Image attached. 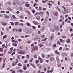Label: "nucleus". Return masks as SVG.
<instances>
[{
	"label": "nucleus",
	"mask_w": 73,
	"mask_h": 73,
	"mask_svg": "<svg viewBox=\"0 0 73 73\" xmlns=\"http://www.w3.org/2000/svg\"><path fill=\"white\" fill-rule=\"evenodd\" d=\"M32 12H33V13H35V10H32Z\"/></svg>",
	"instance_id": "nucleus-53"
},
{
	"label": "nucleus",
	"mask_w": 73,
	"mask_h": 73,
	"mask_svg": "<svg viewBox=\"0 0 73 73\" xmlns=\"http://www.w3.org/2000/svg\"><path fill=\"white\" fill-rule=\"evenodd\" d=\"M62 48L61 47H60L59 48V50H62Z\"/></svg>",
	"instance_id": "nucleus-37"
},
{
	"label": "nucleus",
	"mask_w": 73,
	"mask_h": 73,
	"mask_svg": "<svg viewBox=\"0 0 73 73\" xmlns=\"http://www.w3.org/2000/svg\"><path fill=\"white\" fill-rule=\"evenodd\" d=\"M53 71V68H52V69L50 70V72L51 73H52Z\"/></svg>",
	"instance_id": "nucleus-27"
},
{
	"label": "nucleus",
	"mask_w": 73,
	"mask_h": 73,
	"mask_svg": "<svg viewBox=\"0 0 73 73\" xmlns=\"http://www.w3.org/2000/svg\"><path fill=\"white\" fill-rule=\"evenodd\" d=\"M58 67H59L60 68V67H61V66L60 64H58Z\"/></svg>",
	"instance_id": "nucleus-56"
},
{
	"label": "nucleus",
	"mask_w": 73,
	"mask_h": 73,
	"mask_svg": "<svg viewBox=\"0 0 73 73\" xmlns=\"http://www.w3.org/2000/svg\"><path fill=\"white\" fill-rule=\"evenodd\" d=\"M41 7H40L39 8V11H41Z\"/></svg>",
	"instance_id": "nucleus-48"
},
{
	"label": "nucleus",
	"mask_w": 73,
	"mask_h": 73,
	"mask_svg": "<svg viewBox=\"0 0 73 73\" xmlns=\"http://www.w3.org/2000/svg\"><path fill=\"white\" fill-rule=\"evenodd\" d=\"M1 13H5V11H1Z\"/></svg>",
	"instance_id": "nucleus-47"
},
{
	"label": "nucleus",
	"mask_w": 73,
	"mask_h": 73,
	"mask_svg": "<svg viewBox=\"0 0 73 73\" xmlns=\"http://www.w3.org/2000/svg\"><path fill=\"white\" fill-rule=\"evenodd\" d=\"M19 9L21 10V11H23V8H22L20 7Z\"/></svg>",
	"instance_id": "nucleus-55"
},
{
	"label": "nucleus",
	"mask_w": 73,
	"mask_h": 73,
	"mask_svg": "<svg viewBox=\"0 0 73 73\" xmlns=\"http://www.w3.org/2000/svg\"><path fill=\"white\" fill-rule=\"evenodd\" d=\"M40 17L39 16H38L37 17H36V19L38 20H40Z\"/></svg>",
	"instance_id": "nucleus-25"
},
{
	"label": "nucleus",
	"mask_w": 73,
	"mask_h": 73,
	"mask_svg": "<svg viewBox=\"0 0 73 73\" xmlns=\"http://www.w3.org/2000/svg\"><path fill=\"white\" fill-rule=\"evenodd\" d=\"M25 5L26 6V7H29V4H27V3L25 4Z\"/></svg>",
	"instance_id": "nucleus-8"
},
{
	"label": "nucleus",
	"mask_w": 73,
	"mask_h": 73,
	"mask_svg": "<svg viewBox=\"0 0 73 73\" xmlns=\"http://www.w3.org/2000/svg\"><path fill=\"white\" fill-rule=\"evenodd\" d=\"M41 37H42V38H44V37H45V35H42L41 36Z\"/></svg>",
	"instance_id": "nucleus-40"
},
{
	"label": "nucleus",
	"mask_w": 73,
	"mask_h": 73,
	"mask_svg": "<svg viewBox=\"0 0 73 73\" xmlns=\"http://www.w3.org/2000/svg\"><path fill=\"white\" fill-rule=\"evenodd\" d=\"M55 53L56 54H58L59 55H60V53L57 51H55Z\"/></svg>",
	"instance_id": "nucleus-11"
},
{
	"label": "nucleus",
	"mask_w": 73,
	"mask_h": 73,
	"mask_svg": "<svg viewBox=\"0 0 73 73\" xmlns=\"http://www.w3.org/2000/svg\"><path fill=\"white\" fill-rule=\"evenodd\" d=\"M41 66H42L41 65H40V66L39 67V68L40 69H41Z\"/></svg>",
	"instance_id": "nucleus-45"
},
{
	"label": "nucleus",
	"mask_w": 73,
	"mask_h": 73,
	"mask_svg": "<svg viewBox=\"0 0 73 73\" xmlns=\"http://www.w3.org/2000/svg\"><path fill=\"white\" fill-rule=\"evenodd\" d=\"M27 62H28V60H26L24 61L25 63H27Z\"/></svg>",
	"instance_id": "nucleus-54"
},
{
	"label": "nucleus",
	"mask_w": 73,
	"mask_h": 73,
	"mask_svg": "<svg viewBox=\"0 0 73 73\" xmlns=\"http://www.w3.org/2000/svg\"><path fill=\"white\" fill-rule=\"evenodd\" d=\"M19 54H24V52H23V50H21L20 51L18 52Z\"/></svg>",
	"instance_id": "nucleus-3"
},
{
	"label": "nucleus",
	"mask_w": 73,
	"mask_h": 73,
	"mask_svg": "<svg viewBox=\"0 0 73 73\" xmlns=\"http://www.w3.org/2000/svg\"><path fill=\"white\" fill-rule=\"evenodd\" d=\"M20 18H21V19H22L23 17V16L22 15H21L20 16Z\"/></svg>",
	"instance_id": "nucleus-57"
},
{
	"label": "nucleus",
	"mask_w": 73,
	"mask_h": 73,
	"mask_svg": "<svg viewBox=\"0 0 73 73\" xmlns=\"http://www.w3.org/2000/svg\"><path fill=\"white\" fill-rule=\"evenodd\" d=\"M39 60H40V61H41V60H42V59L40 58V57L38 58Z\"/></svg>",
	"instance_id": "nucleus-39"
},
{
	"label": "nucleus",
	"mask_w": 73,
	"mask_h": 73,
	"mask_svg": "<svg viewBox=\"0 0 73 73\" xmlns=\"http://www.w3.org/2000/svg\"><path fill=\"white\" fill-rule=\"evenodd\" d=\"M27 26H29V27H31V25H30V23H27Z\"/></svg>",
	"instance_id": "nucleus-10"
},
{
	"label": "nucleus",
	"mask_w": 73,
	"mask_h": 73,
	"mask_svg": "<svg viewBox=\"0 0 73 73\" xmlns=\"http://www.w3.org/2000/svg\"><path fill=\"white\" fill-rule=\"evenodd\" d=\"M43 14V13H42V12H40L39 13L40 15H42Z\"/></svg>",
	"instance_id": "nucleus-33"
},
{
	"label": "nucleus",
	"mask_w": 73,
	"mask_h": 73,
	"mask_svg": "<svg viewBox=\"0 0 73 73\" xmlns=\"http://www.w3.org/2000/svg\"><path fill=\"white\" fill-rule=\"evenodd\" d=\"M32 28L33 29H36V27L34 26H32Z\"/></svg>",
	"instance_id": "nucleus-42"
},
{
	"label": "nucleus",
	"mask_w": 73,
	"mask_h": 73,
	"mask_svg": "<svg viewBox=\"0 0 73 73\" xmlns=\"http://www.w3.org/2000/svg\"><path fill=\"white\" fill-rule=\"evenodd\" d=\"M32 66H33V68H36V66H35V65L34 64H33V65H32Z\"/></svg>",
	"instance_id": "nucleus-46"
},
{
	"label": "nucleus",
	"mask_w": 73,
	"mask_h": 73,
	"mask_svg": "<svg viewBox=\"0 0 73 73\" xmlns=\"http://www.w3.org/2000/svg\"><path fill=\"white\" fill-rule=\"evenodd\" d=\"M26 43H28V44H30V43H31V41L29 40V41L27 42Z\"/></svg>",
	"instance_id": "nucleus-29"
},
{
	"label": "nucleus",
	"mask_w": 73,
	"mask_h": 73,
	"mask_svg": "<svg viewBox=\"0 0 73 73\" xmlns=\"http://www.w3.org/2000/svg\"><path fill=\"white\" fill-rule=\"evenodd\" d=\"M19 32H22V29H19Z\"/></svg>",
	"instance_id": "nucleus-21"
},
{
	"label": "nucleus",
	"mask_w": 73,
	"mask_h": 73,
	"mask_svg": "<svg viewBox=\"0 0 73 73\" xmlns=\"http://www.w3.org/2000/svg\"><path fill=\"white\" fill-rule=\"evenodd\" d=\"M50 2H52V4H54V2L53 1H49V3H50Z\"/></svg>",
	"instance_id": "nucleus-31"
},
{
	"label": "nucleus",
	"mask_w": 73,
	"mask_h": 73,
	"mask_svg": "<svg viewBox=\"0 0 73 73\" xmlns=\"http://www.w3.org/2000/svg\"><path fill=\"white\" fill-rule=\"evenodd\" d=\"M46 13L47 14V15H48L49 16V12H48V11H47V12H46Z\"/></svg>",
	"instance_id": "nucleus-50"
},
{
	"label": "nucleus",
	"mask_w": 73,
	"mask_h": 73,
	"mask_svg": "<svg viewBox=\"0 0 73 73\" xmlns=\"http://www.w3.org/2000/svg\"><path fill=\"white\" fill-rule=\"evenodd\" d=\"M15 54V52H13L12 54V55H14Z\"/></svg>",
	"instance_id": "nucleus-62"
},
{
	"label": "nucleus",
	"mask_w": 73,
	"mask_h": 73,
	"mask_svg": "<svg viewBox=\"0 0 73 73\" xmlns=\"http://www.w3.org/2000/svg\"><path fill=\"white\" fill-rule=\"evenodd\" d=\"M54 28L56 31L58 32L59 31V27L58 26H55L54 27Z\"/></svg>",
	"instance_id": "nucleus-1"
},
{
	"label": "nucleus",
	"mask_w": 73,
	"mask_h": 73,
	"mask_svg": "<svg viewBox=\"0 0 73 73\" xmlns=\"http://www.w3.org/2000/svg\"><path fill=\"white\" fill-rule=\"evenodd\" d=\"M18 72H19L20 73H22L23 72V71L21 70H18Z\"/></svg>",
	"instance_id": "nucleus-13"
},
{
	"label": "nucleus",
	"mask_w": 73,
	"mask_h": 73,
	"mask_svg": "<svg viewBox=\"0 0 73 73\" xmlns=\"http://www.w3.org/2000/svg\"><path fill=\"white\" fill-rule=\"evenodd\" d=\"M18 66H21L22 65H21V64L20 63H19L18 64Z\"/></svg>",
	"instance_id": "nucleus-44"
},
{
	"label": "nucleus",
	"mask_w": 73,
	"mask_h": 73,
	"mask_svg": "<svg viewBox=\"0 0 73 73\" xmlns=\"http://www.w3.org/2000/svg\"><path fill=\"white\" fill-rule=\"evenodd\" d=\"M12 17H13V18L14 19H16V17H15V16L14 15H13L12 16Z\"/></svg>",
	"instance_id": "nucleus-15"
},
{
	"label": "nucleus",
	"mask_w": 73,
	"mask_h": 73,
	"mask_svg": "<svg viewBox=\"0 0 73 73\" xmlns=\"http://www.w3.org/2000/svg\"><path fill=\"white\" fill-rule=\"evenodd\" d=\"M16 13H17V14L20 13V12L19 11H17V12H16Z\"/></svg>",
	"instance_id": "nucleus-52"
},
{
	"label": "nucleus",
	"mask_w": 73,
	"mask_h": 73,
	"mask_svg": "<svg viewBox=\"0 0 73 73\" xmlns=\"http://www.w3.org/2000/svg\"><path fill=\"white\" fill-rule=\"evenodd\" d=\"M60 1H58V5H60Z\"/></svg>",
	"instance_id": "nucleus-38"
},
{
	"label": "nucleus",
	"mask_w": 73,
	"mask_h": 73,
	"mask_svg": "<svg viewBox=\"0 0 73 73\" xmlns=\"http://www.w3.org/2000/svg\"><path fill=\"white\" fill-rule=\"evenodd\" d=\"M38 12L37 13H36L35 14V16H36L37 15H38Z\"/></svg>",
	"instance_id": "nucleus-41"
},
{
	"label": "nucleus",
	"mask_w": 73,
	"mask_h": 73,
	"mask_svg": "<svg viewBox=\"0 0 73 73\" xmlns=\"http://www.w3.org/2000/svg\"><path fill=\"white\" fill-rule=\"evenodd\" d=\"M10 23L11 25H14V23L13 22H10Z\"/></svg>",
	"instance_id": "nucleus-18"
},
{
	"label": "nucleus",
	"mask_w": 73,
	"mask_h": 73,
	"mask_svg": "<svg viewBox=\"0 0 73 73\" xmlns=\"http://www.w3.org/2000/svg\"><path fill=\"white\" fill-rule=\"evenodd\" d=\"M15 24L16 25H17L19 24V23L17 22H16L15 23Z\"/></svg>",
	"instance_id": "nucleus-17"
},
{
	"label": "nucleus",
	"mask_w": 73,
	"mask_h": 73,
	"mask_svg": "<svg viewBox=\"0 0 73 73\" xmlns=\"http://www.w3.org/2000/svg\"><path fill=\"white\" fill-rule=\"evenodd\" d=\"M53 38H54V37H53V36H52L50 38V39H51V40H52V39Z\"/></svg>",
	"instance_id": "nucleus-60"
},
{
	"label": "nucleus",
	"mask_w": 73,
	"mask_h": 73,
	"mask_svg": "<svg viewBox=\"0 0 73 73\" xmlns=\"http://www.w3.org/2000/svg\"><path fill=\"white\" fill-rule=\"evenodd\" d=\"M37 5V3H35L34 4V5H33V6L34 7H36V6Z\"/></svg>",
	"instance_id": "nucleus-28"
},
{
	"label": "nucleus",
	"mask_w": 73,
	"mask_h": 73,
	"mask_svg": "<svg viewBox=\"0 0 73 73\" xmlns=\"http://www.w3.org/2000/svg\"><path fill=\"white\" fill-rule=\"evenodd\" d=\"M68 15H66L65 16V17H68Z\"/></svg>",
	"instance_id": "nucleus-59"
},
{
	"label": "nucleus",
	"mask_w": 73,
	"mask_h": 73,
	"mask_svg": "<svg viewBox=\"0 0 73 73\" xmlns=\"http://www.w3.org/2000/svg\"><path fill=\"white\" fill-rule=\"evenodd\" d=\"M46 38H45L44 39H43L42 40V41H46Z\"/></svg>",
	"instance_id": "nucleus-32"
},
{
	"label": "nucleus",
	"mask_w": 73,
	"mask_h": 73,
	"mask_svg": "<svg viewBox=\"0 0 73 73\" xmlns=\"http://www.w3.org/2000/svg\"><path fill=\"white\" fill-rule=\"evenodd\" d=\"M38 45L40 47H42V46H43V45L42 44H39Z\"/></svg>",
	"instance_id": "nucleus-36"
},
{
	"label": "nucleus",
	"mask_w": 73,
	"mask_h": 73,
	"mask_svg": "<svg viewBox=\"0 0 73 73\" xmlns=\"http://www.w3.org/2000/svg\"><path fill=\"white\" fill-rule=\"evenodd\" d=\"M12 73H15V71H13L12 72Z\"/></svg>",
	"instance_id": "nucleus-63"
},
{
	"label": "nucleus",
	"mask_w": 73,
	"mask_h": 73,
	"mask_svg": "<svg viewBox=\"0 0 73 73\" xmlns=\"http://www.w3.org/2000/svg\"><path fill=\"white\" fill-rule=\"evenodd\" d=\"M7 36L6 35H5L3 37V39H4L5 38H7Z\"/></svg>",
	"instance_id": "nucleus-24"
},
{
	"label": "nucleus",
	"mask_w": 73,
	"mask_h": 73,
	"mask_svg": "<svg viewBox=\"0 0 73 73\" xmlns=\"http://www.w3.org/2000/svg\"><path fill=\"white\" fill-rule=\"evenodd\" d=\"M23 69L24 70H26V66H25H25H24V68H23Z\"/></svg>",
	"instance_id": "nucleus-30"
},
{
	"label": "nucleus",
	"mask_w": 73,
	"mask_h": 73,
	"mask_svg": "<svg viewBox=\"0 0 73 73\" xmlns=\"http://www.w3.org/2000/svg\"><path fill=\"white\" fill-rule=\"evenodd\" d=\"M33 50H35V51L37 50L38 49V47L37 46H36L35 47H34L33 49Z\"/></svg>",
	"instance_id": "nucleus-2"
},
{
	"label": "nucleus",
	"mask_w": 73,
	"mask_h": 73,
	"mask_svg": "<svg viewBox=\"0 0 73 73\" xmlns=\"http://www.w3.org/2000/svg\"><path fill=\"white\" fill-rule=\"evenodd\" d=\"M13 5H15V6L16 5V2H13Z\"/></svg>",
	"instance_id": "nucleus-35"
},
{
	"label": "nucleus",
	"mask_w": 73,
	"mask_h": 73,
	"mask_svg": "<svg viewBox=\"0 0 73 73\" xmlns=\"http://www.w3.org/2000/svg\"><path fill=\"white\" fill-rule=\"evenodd\" d=\"M61 18H62V19H63V20H64V17H63V16H61Z\"/></svg>",
	"instance_id": "nucleus-58"
},
{
	"label": "nucleus",
	"mask_w": 73,
	"mask_h": 73,
	"mask_svg": "<svg viewBox=\"0 0 73 73\" xmlns=\"http://www.w3.org/2000/svg\"><path fill=\"white\" fill-rule=\"evenodd\" d=\"M71 64L72 66H73V62H72L71 63Z\"/></svg>",
	"instance_id": "nucleus-61"
},
{
	"label": "nucleus",
	"mask_w": 73,
	"mask_h": 73,
	"mask_svg": "<svg viewBox=\"0 0 73 73\" xmlns=\"http://www.w3.org/2000/svg\"><path fill=\"white\" fill-rule=\"evenodd\" d=\"M18 40L19 42H20V41H22V40H21V39H18Z\"/></svg>",
	"instance_id": "nucleus-49"
},
{
	"label": "nucleus",
	"mask_w": 73,
	"mask_h": 73,
	"mask_svg": "<svg viewBox=\"0 0 73 73\" xmlns=\"http://www.w3.org/2000/svg\"><path fill=\"white\" fill-rule=\"evenodd\" d=\"M13 46H17V45L15 43H13Z\"/></svg>",
	"instance_id": "nucleus-12"
},
{
	"label": "nucleus",
	"mask_w": 73,
	"mask_h": 73,
	"mask_svg": "<svg viewBox=\"0 0 73 73\" xmlns=\"http://www.w3.org/2000/svg\"><path fill=\"white\" fill-rule=\"evenodd\" d=\"M63 56H64V57H65V56H68V54L65 53H63L62 54Z\"/></svg>",
	"instance_id": "nucleus-7"
},
{
	"label": "nucleus",
	"mask_w": 73,
	"mask_h": 73,
	"mask_svg": "<svg viewBox=\"0 0 73 73\" xmlns=\"http://www.w3.org/2000/svg\"><path fill=\"white\" fill-rule=\"evenodd\" d=\"M5 47V45H4V44H3L2 46V48H4Z\"/></svg>",
	"instance_id": "nucleus-43"
},
{
	"label": "nucleus",
	"mask_w": 73,
	"mask_h": 73,
	"mask_svg": "<svg viewBox=\"0 0 73 73\" xmlns=\"http://www.w3.org/2000/svg\"><path fill=\"white\" fill-rule=\"evenodd\" d=\"M33 57L35 59V58H37V55H34Z\"/></svg>",
	"instance_id": "nucleus-26"
},
{
	"label": "nucleus",
	"mask_w": 73,
	"mask_h": 73,
	"mask_svg": "<svg viewBox=\"0 0 73 73\" xmlns=\"http://www.w3.org/2000/svg\"><path fill=\"white\" fill-rule=\"evenodd\" d=\"M8 9L10 11H12V9L10 7L8 8Z\"/></svg>",
	"instance_id": "nucleus-9"
},
{
	"label": "nucleus",
	"mask_w": 73,
	"mask_h": 73,
	"mask_svg": "<svg viewBox=\"0 0 73 73\" xmlns=\"http://www.w3.org/2000/svg\"><path fill=\"white\" fill-rule=\"evenodd\" d=\"M5 67V64H3L2 66L3 68H4V67Z\"/></svg>",
	"instance_id": "nucleus-51"
},
{
	"label": "nucleus",
	"mask_w": 73,
	"mask_h": 73,
	"mask_svg": "<svg viewBox=\"0 0 73 73\" xmlns=\"http://www.w3.org/2000/svg\"><path fill=\"white\" fill-rule=\"evenodd\" d=\"M57 43L59 45H60V44H61V43H60V42L59 41H58L57 42Z\"/></svg>",
	"instance_id": "nucleus-23"
},
{
	"label": "nucleus",
	"mask_w": 73,
	"mask_h": 73,
	"mask_svg": "<svg viewBox=\"0 0 73 73\" xmlns=\"http://www.w3.org/2000/svg\"><path fill=\"white\" fill-rule=\"evenodd\" d=\"M42 56L43 58H44V57H45V54H42Z\"/></svg>",
	"instance_id": "nucleus-22"
},
{
	"label": "nucleus",
	"mask_w": 73,
	"mask_h": 73,
	"mask_svg": "<svg viewBox=\"0 0 73 73\" xmlns=\"http://www.w3.org/2000/svg\"><path fill=\"white\" fill-rule=\"evenodd\" d=\"M67 43H70V39H68L67 40Z\"/></svg>",
	"instance_id": "nucleus-5"
},
{
	"label": "nucleus",
	"mask_w": 73,
	"mask_h": 73,
	"mask_svg": "<svg viewBox=\"0 0 73 73\" xmlns=\"http://www.w3.org/2000/svg\"><path fill=\"white\" fill-rule=\"evenodd\" d=\"M6 60V58H5L3 59V62H4Z\"/></svg>",
	"instance_id": "nucleus-34"
},
{
	"label": "nucleus",
	"mask_w": 73,
	"mask_h": 73,
	"mask_svg": "<svg viewBox=\"0 0 73 73\" xmlns=\"http://www.w3.org/2000/svg\"><path fill=\"white\" fill-rule=\"evenodd\" d=\"M72 36H73V34H71L70 36V37H72Z\"/></svg>",
	"instance_id": "nucleus-64"
},
{
	"label": "nucleus",
	"mask_w": 73,
	"mask_h": 73,
	"mask_svg": "<svg viewBox=\"0 0 73 73\" xmlns=\"http://www.w3.org/2000/svg\"><path fill=\"white\" fill-rule=\"evenodd\" d=\"M0 52H3V49L2 48H0Z\"/></svg>",
	"instance_id": "nucleus-19"
},
{
	"label": "nucleus",
	"mask_w": 73,
	"mask_h": 73,
	"mask_svg": "<svg viewBox=\"0 0 73 73\" xmlns=\"http://www.w3.org/2000/svg\"><path fill=\"white\" fill-rule=\"evenodd\" d=\"M51 61H53L54 60V57L51 58H50Z\"/></svg>",
	"instance_id": "nucleus-14"
},
{
	"label": "nucleus",
	"mask_w": 73,
	"mask_h": 73,
	"mask_svg": "<svg viewBox=\"0 0 73 73\" xmlns=\"http://www.w3.org/2000/svg\"><path fill=\"white\" fill-rule=\"evenodd\" d=\"M54 14L55 16H57L58 15V13L56 12L55 13H54Z\"/></svg>",
	"instance_id": "nucleus-16"
},
{
	"label": "nucleus",
	"mask_w": 73,
	"mask_h": 73,
	"mask_svg": "<svg viewBox=\"0 0 73 73\" xmlns=\"http://www.w3.org/2000/svg\"><path fill=\"white\" fill-rule=\"evenodd\" d=\"M33 23L34 24H35V25H38V23L37 22L34 21L33 22Z\"/></svg>",
	"instance_id": "nucleus-4"
},
{
	"label": "nucleus",
	"mask_w": 73,
	"mask_h": 73,
	"mask_svg": "<svg viewBox=\"0 0 73 73\" xmlns=\"http://www.w3.org/2000/svg\"><path fill=\"white\" fill-rule=\"evenodd\" d=\"M16 64V62H14L12 64V66H15Z\"/></svg>",
	"instance_id": "nucleus-6"
},
{
	"label": "nucleus",
	"mask_w": 73,
	"mask_h": 73,
	"mask_svg": "<svg viewBox=\"0 0 73 73\" xmlns=\"http://www.w3.org/2000/svg\"><path fill=\"white\" fill-rule=\"evenodd\" d=\"M2 25H3V26H5V25H7V23H2Z\"/></svg>",
	"instance_id": "nucleus-20"
}]
</instances>
